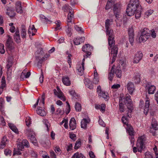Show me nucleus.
<instances>
[{"mask_svg":"<svg viewBox=\"0 0 158 158\" xmlns=\"http://www.w3.org/2000/svg\"><path fill=\"white\" fill-rule=\"evenodd\" d=\"M139 0H130L127 8L126 12L128 16L133 15L137 9H141Z\"/></svg>","mask_w":158,"mask_h":158,"instance_id":"obj_1","label":"nucleus"},{"mask_svg":"<svg viewBox=\"0 0 158 158\" xmlns=\"http://www.w3.org/2000/svg\"><path fill=\"white\" fill-rule=\"evenodd\" d=\"M144 140V137L143 136H141L138 138L136 144V147H134L133 148V152L134 153L136 152L137 151L140 152H142Z\"/></svg>","mask_w":158,"mask_h":158,"instance_id":"obj_2","label":"nucleus"},{"mask_svg":"<svg viewBox=\"0 0 158 158\" xmlns=\"http://www.w3.org/2000/svg\"><path fill=\"white\" fill-rule=\"evenodd\" d=\"M130 97L128 94H127L125 98V102L128 109V113L127 114V116L130 118L131 113L133 110V105L132 101L130 98Z\"/></svg>","mask_w":158,"mask_h":158,"instance_id":"obj_3","label":"nucleus"},{"mask_svg":"<svg viewBox=\"0 0 158 158\" xmlns=\"http://www.w3.org/2000/svg\"><path fill=\"white\" fill-rule=\"evenodd\" d=\"M121 8L122 5L119 3H116L113 5V13L117 18H119V16L120 15Z\"/></svg>","mask_w":158,"mask_h":158,"instance_id":"obj_4","label":"nucleus"},{"mask_svg":"<svg viewBox=\"0 0 158 158\" xmlns=\"http://www.w3.org/2000/svg\"><path fill=\"white\" fill-rule=\"evenodd\" d=\"M93 50V47L90 46L89 44H86L84 45L82 47V50L84 52H86V58H87L90 56L91 54V52Z\"/></svg>","mask_w":158,"mask_h":158,"instance_id":"obj_5","label":"nucleus"},{"mask_svg":"<svg viewBox=\"0 0 158 158\" xmlns=\"http://www.w3.org/2000/svg\"><path fill=\"white\" fill-rule=\"evenodd\" d=\"M128 34L129 35V41L131 45H133V43L134 42V31L132 27H130L128 30Z\"/></svg>","mask_w":158,"mask_h":158,"instance_id":"obj_6","label":"nucleus"},{"mask_svg":"<svg viewBox=\"0 0 158 158\" xmlns=\"http://www.w3.org/2000/svg\"><path fill=\"white\" fill-rule=\"evenodd\" d=\"M57 89L58 92L56 89H54L53 90L54 94L61 100L64 101H65L66 98L64 96V94L59 89L57 88Z\"/></svg>","mask_w":158,"mask_h":158,"instance_id":"obj_7","label":"nucleus"},{"mask_svg":"<svg viewBox=\"0 0 158 158\" xmlns=\"http://www.w3.org/2000/svg\"><path fill=\"white\" fill-rule=\"evenodd\" d=\"M143 57V54L141 52L139 51L135 55L133 59V62L134 63H138L141 60Z\"/></svg>","mask_w":158,"mask_h":158,"instance_id":"obj_8","label":"nucleus"},{"mask_svg":"<svg viewBox=\"0 0 158 158\" xmlns=\"http://www.w3.org/2000/svg\"><path fill=\"white\" fill-rule=\"evenodd\" d=\"M118 48L116 46H114L111 48V54L113 55L111 64H112L115 60L118 53Z\"/></svg>","mask_w":158,"mask_h":158,"instance_id":"obj_9","label":"nucleus"},{"mask_svg":"<svg viewBox=\"0 0 158 158\" xmlns=\"http://www.w3.org/2000/svg\"><path fill=\"white\" fill-rule=\"evenodd\" d=\"M70 128L73 130L76 128V122L74 118H72L70 120L69 123Z\"/></svg>","mask_w":158,"mask_h":158,"instance_id":"obj_10","label":"nucleus"},{"mask_svg":"<svg viewBox=\"0 0 158 158\" xmlns=\"http://www.w3.org/2000/svg\"><path fill=\"white\" fill-rule=\"evenodd\" d=\"M140 76L138 72H136L134 73V75L132 78V81L135 83H139L140 82Z\"/></svg>","mask_w":158,"mask_h":158,"instance_id":"obj_11","label":"nucleus"},{"mask_svg":"<svg viewBox=\"0 0 158 158\" xmlns=\"http://www.w3.org/2000/svg\"><path fill=\"white\" fill-rule=\"evenodd\" d=\"M146 89H148V93L149 94H153L156 90V87L154 85H148L146 86Z\"/></svg>","mask_w":158,"mask_h":158,"instance_id":"obj_12","label":"nucleus"},{"mask_svg":"<svg viewBox=\"0 0 158 158\" xmlns=\"http://www.w3.org/2000/svg\"><path fill=\"white\" fill-rule=\"evenodd\" d=\"M127 88L130 94H131L135 90L134 85L133 83L130 82L127 85Z\"/></svg>","mask_w":158,"mask_h":158,"instance_id":"obj_13","label":"nucleus"},{"mask_svg":"<svg viewBox=\"0 0 158 158\" xmlns=\"http://www.w3.org/2000/svg\"><path fill=\"white\" fill-rule=\"evenodd\" d=\"M84 83L86 86L90 89L93 88V86L92 82L88 78H85L84 80Z\"/></svg>","mask_w":158,"mask_h":158,"instance_id":"obj_14","label":"nucleus"},{"mask_svg":"<svg viewBox=\"0 0 158 158\" xmlns=\"http://www.w3.org/2000/svg\"><path fill=\"white\" fill-rule=\"evenodd\" d=\"M21 2L19 1L17 2L15 4V8L17 12L19 13H21L23 12L22 10Z\"/></svg>","mask_w":158,"mask_h":158,"instance_id":"obj_15","label":"nucleus"},{"mask_svg":"<svg viewBox=\"0 0 158 158\" xmlns=\"http://www.w3.org/2000/svg\"><path fill=\"white\" fill-rule=\"evenodd\" d=\"M115 67V66L114 65H113L111 68V70L109 73L108 79L109 80L111 81L112 80L114 76V69Z\"/></svg>","mask_w":158,"mask_h":158,"instance_id":"obj_16","label":"nucleus"},{"mask_svg":"<svg viewBox=\"0 0 158 158\" xmlns=\"http://www.w3.org/2000/svg\"><path fill=\"white\" fill-rule=\"evenodd\" d=\"M36 110L37 113L42 116H44L46 114V113L42 107H38Z\"/></svg>","mask_w":158,"mask_h":158,"instance_id":"obj_17","label":"nucleus"},{"mask_svg":"<svg viewBox=\"0 0 158 158\" xmlns=\"http://www.w3.org/2000/svg\"><path fill=\"white\" fill-rule=\"evenodd\" d=\"M14 39L17 43H19L20 42L21 40L20 37L19 30H17L15 32L14 36Z\"/></svg>","mask_w":158,"mask_h":158,"instance_id":"obj_18","label":"nucleus"},{"mask_svg":"<svg viewBox=\"0 0 158 158\" xmlns=\"http://www.w3.org/2000/svg\"><path fill=\"white\" fill-rule=\"evenodd\" d=\"M148 98L146 96V101L145 103V108L144 109V112H146V113L149 110V106L150 105V102L148 100Z\"/></svg>","mask_w":158,"mask_h":158,"instance_id":"obj_19","label":"nucleus"},{"mask_svg":"<svg viewBox=\"0 0 158 158\" xmlns=\"http://www.w3.org/2000/svg\"><path fill=\"white\" fill-rule=\"evenodd\" d=\"M1 83V85L0 87V95L2 94L3 89L6 86L5 79L3 76L2 78Z\"/></svg>","mask_w":158,"mask_h":158,"instance_id":"obj_20","label":"nucleus"},{"mask_svg":"<svg viewBox=\"0 0 158 158\" xmlns=\"http://www.w3.org/2000/svg\"><path fill=\"white\" fill-rule=\"evenodd\" d=\"M114 39V38L111 39L110 38H108V45L109 46V47L111 48L113 47L112 48L115 46H116L118 48L117 45H115V40Z\"/></svg>","mask_w":158,"mask_h":158,"instance_id":"obj_21","label":"nucleus"},{"mask_svg":"<svg viewBox=\"0 0 158 158\" xmlns=\"http://www.w3.org/2000/svg\"><path fill=\"white\" fill-rule=\"evenodd\" d=\"M8 141L6 136H4L2 138L0 143V148H3L6 146V142Z\"/></svg>","mask_w":158,"mask_h":158,"instance_id":"obj_22","label":"nucleus"},{"mask_svg":"<svg viewBox=\"0 0 158 158\" xmlns=\"http://www.w3.org/2000/svg\"><path fill=\"white\" fill-rule=\"evenodd\" d=\"M151 124L152 128L154 130H156L158 129V124L154 118H152V119Z\"/></svg>","mask_w":158,"mask_h":158,"instance_id":"obj_23","label":"nucleus"},{"mask_svg":"<svg viewBox=\"0 0 158 158\" xmlns=\"http://www.w3.org/2000/svg\"><path fill=\"white\" fill-rule=\"evenodd\" d=\"M62 81L64 84L65 85L68 86L70 85V81L69 80V78L68 77H63Z\"/></svg>","mask_w":158,"mask_h":158,"instance_id":"obj_24","label":"nucleus"},{"mask_svg":"<svg viewBox=\"0 0 158 158\" xmlns=\"http://www.w3.org/2000/svg\"><path fill=\"white\" fill-rule=\"evenodd\" d=\"M141 34L143 35H147V37H150V30L147 28H144L141 31Z\"/></svg>","mask_w":158,"mask_h":158,"instance_id":"obj_25","label":"nucleus"},{"mask_svg":"<svg viewBox=\"0 0 158 158\" xmlns=\"http://www.w3.org/2000/svg\"><path fill=\"white\" fill-rule=\"evenodd\" d=\"M113 20L112 19H107L105 21V28L106 30H108L109 29H110V27L111 24V23L112 22Z\"/></svg>","mask_w":158,"mask_h":158,"instance_id":"obj_26","label":"nucleus"},{"mask_svg":"<svg viewBox=\"0 0 158 158\" xmlns=\"http://www.w3.org/2000/svg\"><path fill=\"white\" fill-rule=\"evenodd\" d=\"M107 35H108V38L113 39L114 38L113 30L111 29H109L108 30H106Z\"/></svg>","mask_w":158,"mask_h":158,"instance_id":"obj_27","label":"nucleus"},{"mask_svg":"<svg viewBox=\"0 0 158 158\" xmlns=\"http://www.w3.org/2000/svg\"><path fill=\"white\" fill-rule=\"evenodd\" d=\"M89 123V121L86 118L83 119L81 121V127L82 128L85 129L87 127V124Z\"/></svg>","mask_w":158,"mask_h":158,"instance_id":"obj_28","label":"nucleus"},{"mask_svg":"<svg viewBox=\"0 0 158 158\" xmlns=\"http://www.w3.org/2000/svg\"><path fill=\"white\" fill-rule=\"evenodd\" d=\"M24 133L27 137L33 134H35V133L32 130L30 129H26L24 131Z\"/></svg>","mask_w":158,"mask_h":158,"instance_id":"obj_29","label":"nucleus"},{"mask_svg":"<svg viewBox=\"0 0 158 158\" xmlns=\"http://www.w3.org/2000/svg\"><path fill=\"white\" fill-rule=\"evenodd\" d=\"M8 126L14 132L16 133H18L19 131L18 129H17L15 126L13 124L9 123H8Z\"/></svg>","mask_w":158,"mask_h":158,"instance_id":"obj_30","label":"nucleus"},{"mask_svg":"<svg viewBox=\"0 0 158 158\" xmlns=\"http://www.w3.org/2000/svg\"><path fill=\"white\" fill-rule=\"evenodd\" d=\"M115 73L118 77L120 78L121 77L122 71L121 69H120V67H116Z\"/></svg>","mask_w":158,"mask_h":158,"instance_id":"obj_31","label":"nucleus"},{"mask_svg":"<svg viewBox=\"0 0 158 158\" xmlns=\"http://www.w3.org/2000/svg\"><path fill=\"white\" fill-rule=\"evenodd\" d=\"M147 35H143L141 34V35L139 38V41L140 42H145L149 37H147Z\"/></svg>","mask_w":158,"mask_h":158,"instance_id":"obj_32","label":"nucleus"},{"mask_svg":"<svg viewBox=\"0 0 158 158\" xmlns=\"http://www.w3.org/2000/svg\"><path fill=\"white\" fill-rule=\"evenodd\" d=\"M71 11H69V13L68 15L67 20L68 23H71L72 22V19L73 17V14L72 13V10L70 9Z\"/></svg>","mask_w":158,"mask_h":158,"instance_id":"obj_33","label":"nucleus"},{"mask_svg":"<svg viewBox=\"0 0 158 158\" xmlns=\"http://www.w3.org/2000/svg\"><path fill=\"white\" fill-rule=\"evenodd\" d=\"M6 47L7 48V51L8 50L11 51L14 48L13 42L6 43Z\"/></svg>","mask_w":158,"mask_h":158,"instance_id":"obj_34","label":"nucleus"},{"mask_svg":"<svg viewBox=\"0 0 158 158\" xmlns=\"http://www.w3.org/2000/svg\"><path fill=\"white\" fill-rule=\"evenodd\" d=\"M77 73L80 76L82 75L84 73V68L82 67L78 66L77 67Z\"/></svg>","mask_w":158,"mask_h":158,"instance_id":"obj_35","label":"nucleus"},{"mask_svg":"<svg viewBox=\"0 0 158 158\" xmlns=\"http://www.w3.org/2000/svg\"><path fill=\"white\" fill-rule=\"evenodd\" d=\"M122 99H119V110L120 112H123L124 111V104L121 102Z\"/></svg>","mask_w":158,"mask_h":158,"instance_id":"obj_36","label":"nucleus"},{"mask_svg":"<svg viewBox=\"0 0 158 158\" xmlns=\"http://www.w3.org/2000/svg\"><path fill=\"white\" fill-rule=\"evenodd\" d=\"M81 157H82V158H85L81 153H79L77 152L74 154L72 156V158H80Z\"/></svg>","mask_w":158,"mask_h":158,"instance_id":"obj_37","label":"nucleus"},{"mask_svg":"<svg viewBox=\"0 0 158 158\" xmlns=\"http://www.w3.org/2000/svg\"><path fill=\"white\" fill-rule=\"evenodd\" d=\"M127 131L129 135L131 136H134V131L132 127L130 126L128 127Z\"/></svg>","mask_w":158,"mask_h":158,"instance_id":"obj_38","label":"nucleus"},{"mask_svg":"<svg viewBox=\"0 0 158 158\" xmlns=\"http://www.w3.org/2000/svg\"><path fill=\"white\" fill-rule=\"evenodd\" d=\"M81 141L80 139H78V140L76 142L74 148L75 149H77L80 147L81 145Z\"/></svg>","mask_w":158,"mask_h":158,"instance_id":"obj_39","label":"nucleus"},{"mask_svg":"<svg viewBox=\"0 0 158 158\" xmlns=\"http://www.w3.org/2000/svg\"><path fill=\"white\" fill-rule=\"evenodd\" d=\"M26 35V30L24 26H23L21 31V36L23 38H25Z\"/></svg>","mask_w":158,"mask_h":158,"instance_id":"obj_40","label":"nucleus"},{"mask_svg":"<svg viewBox=\"0 0 158 158\" xmlns=\"http://www.w3.org/2000/svg\"><path fill=\"white\" fill-rule=\"evenodd\" d=\"M76 110L77 111H80L81 110V104L78 102H76L75 106Z\"/></svg>","mask_w":158,"mask_h":158,"instance_id":"obj_41","label":"nucleus"},{"mask_svg":"<svg viewBox=\"0 0 158 158\" xmlns=\"http://www.w3.org/2000/svg\"><path fill=\"white\" fill-rule=\"evenodd\" d=\"M99 96L103 98L104 99H108V97L105 92L102 91L98 94Z\"/></svg>","mask_w":158,"mask_h":158,"instance_id":"obj_42","label":"nucleus"},{"mask_svg":"<svg viewBox=\"0 0 158 158\" xmlns=\"http://www.w3.org/2000/svg\"><path fill=\"white\" fill-rule=\"evenodd\" d=\"M23 146L26 148H29L30 147L29 143L27 140L26 139H23L22 141Z\"/></svg>","mask_w":158,"mask_h":158,"instance_id":"obj_43","label":"nucleus"},{"mask_svg":"<svg viewBox=\"0 0 158 158\" xmlns=\"http://www.w3.org/2000/svg\"><path fill=\"white\" fill-rule=\"evenodd\" d=\"M140 9H137L136 10L135 14V17L136 19H138L140 17L141 12L139 10Z\"/></svg>","mask_w":158,"mask_h":158,"instance_id":"obj_44","label":"nucleus"},{"mask_svg":"<svg viewBox=\"0 0 158 158\" xmlns=\"http://www.w3.org/2000/svg\"><path fill=\"white\" fill-rule=\"evenodd\" d=\"M71 7H70L68 4H65L62 7V10L64 12L68 11V10H70Z\"/></svg>","mask_w":158,"mask_h":158,"instance_id":"obj_45","label":"nucleus"},{"mask_svg":"<svg viewBox=\"0 0 158 158\" xmlns=\"http://www.w3.org/2000/svg\"><path fill=\"white\" fill-rule=\"evenodd\" d=\"M21 150H20V149H19L18 148H15L14 149V152L13 153V155H21Z\"/></svg>","mask_w":158,"mask_h":158,"instance_id":"obj_46","label":"nucleus"},{"mask_svg":"<svg viewBox=\"0 0 158 158\" xmlns=\"http://www.w3.org/2000/svg\"><path fill=\"white\" fill-rule=\"evenodd\" d=\"M13 64L12 61L10 58L9 59L6 65L7 68H10L12 66Z\"/></svg>","mask_w":158,"mask_h":158,"instance_id":"obj_47","label":"nucleus"},{"mask_svg":"<svg viewBox=\"0 0 158 158\" xmlns=\"http://www.w3.org/2000/svg\"><path fill=\"white\" fill-rule=\"evenodd\" d=\"M35 134L33 135H31L28 137L31 140L32 143H35L36 144L37 143L36 141V139L34 136Z\"/></svg>","mask_w":158,"mask_h":158,"instance_id":"obj_48","label":"nucleus"},{"mask_svg":"<svg viewBox=\"0 0 158 158\" xmlns=\"http://www.w3.org/2000/svg\"><path fill=\"white\" fill-rule=\"evenodd\" d=\"M5 52L4 45L3 44L0 43V53L1 54H3L5 53Z\"/></svg>","mask_w":158,"mask_h":158,"instance_id":"obj_49","label":"nucleus"},{"mask_svg":"<svg viewBox=\"0 0 158 158\" xmlns=\"http://www.w3.org/2000/svg\"><path fill=\"white\" fill-rule=\"evenodd\" d=\"M17 148L20 149L21 151L23 150L24 147L22 142H19L17 144Z\"/></svg>","mask_w":158,"mask_h":158,"instance_id":"obj_50","label":"nucleus"},{"mask_svg":"<svg viewBox=\"0 0 158 158\" xmlns=\"http://www.w3.org/2000/svg\"><path fill=\"white\" fill-rule=\"evenodd\" d=\"M112 5H114L110 3L109 2H107L106 5L105 9L107 10H109L111 8Z\"/></svg>","mask_w":158,"mask_h":158,"instance_id":"obj_51","label":"nucleus"},{"mask_svg":"<svg viewBox=\"0 0 158 158\" xmlns=\"http://www.w3.org/2000/svg\"><path fill=\"white\" fill-rule=\"evenodd\" d=\"M40 17L43 19H44L45 21L47 23H50L51 21L48 18H47L44 16L41 15H40Z\"/></svg>","mask_w":158,"mask_h":158,"instance_id":"obj_52","label":"nucleus"},{"mask_svg":"<svg viewBox=\"0 0 158 158\" xmlns=\"http://www.w3.org/2000/svg\"><path fill=\"white\" fill-rule=\"evenodd\" d=\"M75 29L77 31H81V33H83L84 31L82 29V28L81 27H79L77 25H75L74 26Z\"/></svg>","mask_w":158,"mask_h":158,"instance_id":"obj_53","label":"nucleus"},{"mask_svg":"<svg viewBox=\"0 0 158 158\" xmlns=\"http://www.w3.org/2000/svg\"><path fill=\"white\" fill-rule=\"evenodd\" d=\"M44 78V77L43 73L42 71V69H41V75H40V76L39 78L40 81L41 83H42L43 82Z\"/></svg>","mask_w":158,"mask_h":158,"instance_id":"obj_54","label":"nucleus"},{"mask_svg":"<svg viewBox=\"0 0 158 158\" xmlns=\"http://www.w3.org/2000/svg\"><path fill=\"white\" fill-rule=\"evenodd\" d=\"M74 44L76 45H78L81 44L80 40L78 38H77L74 39L73 40Z\"/></svg>","mask_w":158,"mask_h":158,"instance_id":"obj_55","label":"nucleus"},{"mask_svg":"<svg viewBox=\"0 0 158 158\" xmlns=\"http://www.w3.org/2000/svg\"><path fill=\"white\" fill-rule=\"evenodd\" d=\"M122 121L124 124H126L128 123V119L125 116H123L122 118Z\"/></svg>","mask_w":158,"mask_h":158,"instance_id":"obj_56","label":"nucleus"},{"mask_svg":"<svg viewBox=\"0 0 158 158\" xmlns=\"http://www.w3.org/2000/svg\"><path fill=\"white\" fill-rule=\"evenodd\" d=\"M69 137L72 140L75 141L76 138L75 134L73 133H69Z\"/></svg>","mask_w":158,"mask_h":158,"instance_id":"obj_57","label":"nucleus"},{"mask_svg":"<svg viewBox=\"0 0 158 158\" xmlns=\"http://www.w3.org/2000/svg\"><path fill=\"white\" fill-rule=\"evenodd\" d=\"M69 93L71 95H72L74 97H76V96H78V95L76 93L74 90H72L70 91Z\"/></svg>","mask_w":158,"mask_h":158,"instance_id":"obj_58","label":"nucleus"},{"mask_svg":"<svg viewBox=\"0 0 158 158\" xmlns=\"http://www.w3.org/2000/svg\"><path fill=\"white\" fill-rule=\"evenodd\" d=\"M11 151L8 149H6L4 151L5 154L6 155H11Z\"/></svg>","mask_w":158,"mask_h":158,"instance_id":"obj_59","label":"nucleus"},{"mask_svg":"<svg viewBox=\"0 0 158 158\" xmlns=\"http://www.w3.org/2000/svg\"><path fill=\"white\" fill-rule=\"evenodd\" d=\"M33 29H32V27H29V29L28 30V32L30 35L31 34H32V36L35 35V34L33 33Z\"/></svg>","mask_w":158,"mask_h":158,"instance_id":"obj_60","label":"nucleus"},{"mask_svg":"<svg viewBox=\"0 0 158 158\" xmlns=\"http://www.w3.org/2000/svg\"><path fill=\"white\" fill-rule=\"evenodd\" d=\"M120 64L122 66V69L124 71H125V70H127L126 69V64H125L124 63V62L123 61H121L120 62Z\"/></svg>","mask_w":158,"mask_h":158,"instance_id":"obj_61","label":"nucleus"},{"mask_svg":"<svg viewBox=\"0 0 158 158\" xmlns=\"http://www.w3.org/2000/svg\"><path fill=\"white\" fill-rule=\"evenodd\" d=\"M45 60V58L44 57H43L42 58L40 59L38 63V66H39L40 67L41 66V64L43 63V60Z\"/></svg>","mask_w":158,"mask_h":158,"instance_id":"obj_62","label":"nucleus"},{"mask_svg":"<svg viewBox=\"0 0 158 158\" xmlns=\"http://www.w3.org/2000/svg\"><path fill=\"white\" fill-rule=\"evenodd\" d=\"M66 32L69 36H71L72 35L71 29L68 27L66 30Z\"/></svg>","mask_w":158,"mask_h":158,"instance_id":"obj_63","label":"nucleus"},{"mask_svg":"<svg viewBox=\"0 0 158 158\" xmlns=\"http://www.w3.org/2000/svg\"><path fill=\"white\" fill-rule=\"evenodd\" d=\"M50 154L51 157L52 158H56V155L53 151H50Z\"/></svg>","mask_w":158,"mask_h":158,"instance_id":"obj_64","label":"nucleus"}]
</instances>
